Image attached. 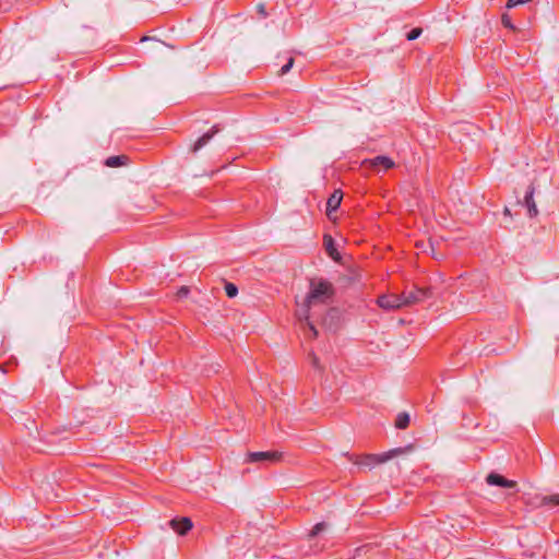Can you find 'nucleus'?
Returning a JSON list of instances; mask_svg holds the SVG:
<instances>
[{"label": "nucleus", "mask_w": 559, "mask_h": 559, "mask_svg": "<svg viewBox=\"0 0 559 559\" xmlns=\"http://www.w3.org/2000/svg\"><path fill=\"white\" fill-rule=\"evenodd\" d=\"M403 293L400 295L396 294H386L382 295L378 298V305L380 308L384 310H395L405 307Z\"/></svg>", "instance_id": "39448f33"}, {"label": "nucleus", "mask_w": 559, "mask_h": 559, "mask_svg": "<svg viewBox=\"0 0 559 559\" xmlns=\"http://www.w3.org/2000/svg\"><path fill=\"white\" fill-rule=\"evenodd\" d=\"M225 293L229 298H235L238 295V287L234 283L226 282Z\"/></svg>", "instance_id": "dca6fc26"}, {"label": "nucleus", "mask_w": 559, "mask_h": 559, "mask_svg": "<svg viewBox=\"0 0 559 559\" xmlns=\"http://www.w3.org/2000/svg\"><path fill=\"white\" fill-rule=\"evenodd\" d=\"M169 524L179 535H185L192 528V522L189 518L173 519Z\"/></svg>", "instance_id": "1a4fd4ad"}, {"label": "nucleus", "mask_w": 559, "mask_h": 559, "mask_svg": "<svg viewBox=\"0 0 559 559\" xmlns=\"http://www.w3.org/2000/svg\"><path fill=\"white\" fill-rule=\"evenodd\" d=\"M259 11L263 14V16H265V15H266V12H265V10H264V7H263V5H260V7H259Z\"/></svg>", "instance_id": "b1692460"}, {"label": "nucleus", "mask_w": 559, "mask_h": 559, "mask_svg": "<svg viewBox=\"0 0 559 559\" xmlns=\"http://www.w3.org/2000/svg\"><path fill=\"white\" fill-rule=\"evenodd\" d=\"M432 289L430 287H418L414 286L411 290H404V304L405 307L423 302L432 297Z\"/></svg>", "instance_id": "f03ea898"}, {"label": "nucleus", "mask_w": 559, "mask_h": 559, "mask_svg": "<svg viewBox=\"0 0 559 559\" xmlns=\"http://www.w3.org/2000/svg\"><path fill=\"white\" fill-rule=\"evenodd\" d=\"M127 159L128 158L124 155L110 156L105 160V165L111 168L119 167L124 165Z\"/></svg>", "instance_id": "ddd939ff"}, {"label": "nucleus", "mask_w": 559, "mask_h": 559, "mask_svg": "<svg viewBox=\"0 0 559 559\" xmlns=\"http://www.w3.org/2000/svg\"><path fill=\"white\" fill-rule=\"evenodd\" d=\"M219 132V127L218 126H213L207 132H205L202 136H200L195 143L193 144L192 146V152L193 153H197L198 151H200L203 146H205L212 139L213 136Z\"/></svg>", "instance_id": "6e6552de"}, {"label": "nucleus", "mask_w": 559, "mask_h": 559, "mask_svg": "<svg viewBox=\"0 0 559 559\" xmlns=\"http://www.w3.org/2000/svg\"><path fill=\"white\" fill-rule=\"evenodd\" d=\"M333 295L334 287L329 281L323 278L310 280L309 292L302 307L297 311V317L300 322H306L311 337H316L318 335L316 326L310 321L311 311L317 306L328 305Z\"/></svg>", "instance_id": "f257e3e1"}, {"label": "nucleus", "mask_w": 559, "mask_h": 559, "mask_svg": "<svg viewBox=\"0 0 559 559\" xmlns=\"http://www.w3.org/2000/svg\"><path fill=\"white\" fill-rule=\"evenodd\" d=\"M282 453L277 451H261V452H249L246 457L247 463H262L270 464L280 462Z\"/></svg>", "instance_id": "7ed1b4c3"}, {"label": "nucleus", "mask_w": 559, "mask_h": 559, "mask_svg": "<svg viewBox=\"0 0 559 559\" xmlns=\"http://www.w3.org/2000/svg\"><path fill=\"white\" fill-rule=\"evenodd\" d=\"M343 193L341 190H335L326 202V212L330 215L332 212L336 211L342 202Z\"/></svg>", "instance_id": "9d476101"}, {"label": "nucleus", "mask_w": 559, "mask_h": 559, "mask_svg": "<svg viewBox=\"0 0 559 559\" xmlns=\"http://www.w3.org/2000/svg\"><path fill=\"white\" fill-rule=\"evenodd\" d=\"M369 163L373 168H382L384 170L394 166V162L390 157L383 155L376 156L373 159H370Z\"/></svg>", "instance_id": "9b49d317"}, {"label": "nucleus", "mask_w": 559, "mask_h": 559, "mask_svg": "<svg viewBox=\"0 0 559 559\" xmlns=\"http://www.w3.org/2000/svg\"><path fill=\"white\" fill-rule=\"evenodd\" d=\"M189 294V288L187 286H182L179 288L177 295L179 298H183V297H187Z\"/></svg>", "instance_id": "4be33fe9"}, {"label": "nucleus", "mask_w": 559, "mask_h": 559, "mask_svg": "<svg viewBox=\"0 0 559 559\" xmlns=\"http://www.w3.org/2000/svg\"><path fill=\"white\" fill-rule=\"evenodd\" d=\"M510 210L508 207L504 209V215H510Z\"/></svg>", "instance_id": "a878e982"}, {"label": "nucleus", "mask_w": 559, "mask_h": 559, "mask_svg": "<svg viewBox=\"0 0 559 559\" xmlns=\"http://www.w3.org/2000/svg\"><path fill=\"white\" fill-rule=\"evenodd\" d=\"M542 503L544 506H559V493L543 497Z\"/></svg>", "instance_id": "2eb2a0df"}, {"label": "nucleus", "mask_w": 559, "mask_h": 559, "mask_svg": "<svg viewBox=\"0 0 559 559\" xmlns=\"http://www.w3.org/2000/svg\"><path fill=\"white\" fill-rule=\"evenodd\" d=\"M338 314V311L336 309H331L329 312H328V317H334V316H337Z\"/></svg>", "instance_id": "5701e85b"}, {"label": "nucleus", "mask_w": 559, "mask_h": 559, "mask_svg": "<svg viewBox=\"0 0 559 559\" xmlns=\"http://www.w3.org/2000/svg\"><path fill=\"white\" fill-rule=\"evenodd\" d=\"M401 450H392L382 454H368L360 459L359 461H356L355 464L359 466H367L369 468L373 467L377 464L384 463L392 459L396 453H399Z\"/></svg>", "instance_id": "20e7f679"}, {"label": "nucleus", "mask_w": 559, "mask_h": 559, "mask_svg": "<svg viewBox=\"0 0 559 559\" xmlns=\"http://www.w3.org/2000/svg\"><path fill=\"white\" fill-rule=\"evenodd\" d=\"M534 192H535V189L534 187L531 185L526 192H525V195H524V202L523 204L525 205V207L527 209V213H528V216L530 217H535L538 215V210H537V206H536V203L534 201Z\"/></svg>", "instance_id": "0eeeda50"}, {"label": "nucleus", "mask_w": 559, "mask_h": 559, "mask_svg": "<svg viewBox=\"0 0 559 559\" xmlns=\"http://www.w3.org/2000/svg\"><path fill=\"white\" fill-rule=\"evenodd\" d=\"M324 247L328 252V254L335 261H338L341 259V255L335 248L334 239L330 235H325L323 238Z\"/></svg>", "instance_id": "f8f14e48"}, {"label": "nucleus", "mask_w": 559, "mask_h": 559, "mask_svg": "<svg viewBox=\"0 0 559 559\" xmlns=\"http://www.w3.org/2000/svg\"><path fill=\"white\" fill-rule=\"evenodd\" d=\"M326 527L324 522L317 523L309 533V537L313 538L323 532Z\"/></svg>", "instance_id": "f3484780"}, {"label": "nucleus", "mask_w": 559, "mask_h": 559, "mask_svg": "<svg viewBox=\"0 0 559 559\" xmlns=\"http://www.w3.org/2000/svg\"><path fill=\"white\" fill-rule=\"evenodd\" d=\"M486 483L489 486H498L502 488H516V481L507 479L502 475L491 472L486 477Z\"/></svg>", "instance_id": "423d86ee"}, {"label": "nucleus", "mask_w": 559, "mask_h": 559, "mask_svg": "<svg viewBox=\"0 0 559 559\" xmlns=\"http://www.w3.org/2000/svg\"><path fill=\"white\" fill-rule=\"evenodd\" d=\"M502 24L504 27H508L510 29H513L514 28V25L513 23L511 22V19L507 15H503L502 16Z\"/></svg>", "instance_id": "412c9836"}, {"label": "nucleus", "mask_w": 559, "mask_h": 559, "mask_svg": "<svg viewBox=\"0 0 559 559\" xmlns=\"http://www.w3.org/2000/svg\"><path fill=\"white\" fill-rule=\"evenodd\" d=\"M294 66V58H289L288 61L281 68L280 75H284L290 71Z\"/></svg>", "instance_id": "6ab92c4d"}, {"label": "nucleus", "mask_w": 559, "mask_h": 559, "mask_svg": "<svg viewBox=\"0 0 559 559\" xmlns=\"http://www.w3.org/2000/svg\"><path fill=\"white\" fill-rule=\"evenodd\" d=\"M313 366H314L316 368H319V365H318V359H317V357H313Z\"/></svg>", "instance_id": "393cba45"}, {"label": "nucleus", "mask_w": 559, "mask_h": 559, "mask_svg": "<svg viewBox=\"0 0 559 559\" xmlns=\"http://www.w3.org/2000/svg\"><path fill=\"white\" fill-rule=\"evenodd\" d=\"M411 417L409 414L406 412H402L396 416L395 419V427L397 429H405L409 425Z\"/></svg>", "instance_id": "4468645a"}, {"label": "nucleus", "mask_w": 559, "mask_h": 559, "mask_svg": "<svg viewBox=\"0 0 559 559\" xmlns=\"http://www.w3.org/2000/svg\"><path fill=\"white\" fill-rule=\"evenodd\" d=\"M531 0H509L508 3H507V7L508 8H514L519 4H524V3H527L530 2Z\"/></svg>", "instance_id": "aec40b11"}, {"label": "nucleus", "mask_w": 559, "mask_h": 559, "mask_svg": "<svg viewBox=\"0 0 559 559\" xmlns=\"http://www.w3.org/2000/svg\"><path fill=\"white\" fill-rule=\"evenodd\" d=\"M421 33L423 29L420 27H414L406 34V38L407 40H415L421 35Z\"/></svg>", "instance_id": "a211bd4d"}]
</instances>
